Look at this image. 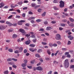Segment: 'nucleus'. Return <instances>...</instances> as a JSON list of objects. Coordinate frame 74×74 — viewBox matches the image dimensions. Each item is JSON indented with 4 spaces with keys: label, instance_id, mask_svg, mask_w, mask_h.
I'll list each match as a JSON object with an SVG mask.
<instances>
[{
    "label": "nucleus",
    "instance_id": "nucleus-40",
    "mask_svg": "<svg viewBox=\"0 0 74 74\" xmlns=\"http://www.w3.org/2000/svg\"><path fill=\"white\" fill-rule=\"evenodd\" d=\"M71 42L70 41H69L68 42L67 45H70L71 44Z\"/></svg>",
    "mask_w": 74,
    "mask_h": 74
},
{
    "label": "nucleus",
    "instance_id": "nucleus-17",
    "mask_svg": "<svg viewBox=\"0 0 74 74\" xmlns=\"http://www.w3.org/2000/svg\"><path fill=\"white\" fill-rule=\"evenodd\" d=\"M23 50V47H21L19 48V52H22V50Z\"/></svg>",
    "mask_w": 74,
    "mask_h": 74
},
{
    "label": "nucleus",
    "instance_id": "nucleus-62",
    "mask_svg": "<svg viewBox=\"0 0 74 74\" xmlns=\"http://www.w3.org/2000/svg\"><path fill=\"white\" fill-rule=\"evenodd\" d=\"M23 3H22V2L21 1V2H18V4H19V5L22 4Z\"/></svg>",
    "mask_w": 74,
    "mask_h": 74
},
{
    "label": "nucleus",
    "instance_id": "nucleus-56",
    "mask_svg": "<svg viewBox=\"0 0 74 74\" xmlns=\"http://www.w3.org/2000/svg\"><path fill=\"white\" fill-rule=\"evenodd\" d=\"M36 36L33 35H32V36H31V37H32V38H34Z\"/></svg>",
    "mask_w": 74,
    "mask_h": 74
},
{
    "label": "nucleus",
    "instance_id": "nucleus-18",
    "mask_svg": "<svg viewBox=\"0 0 74 74\" xmlns=\"http://www.w3.org/2000/svg\"><path fill=\"white\" fill-rule=\"evenodd\" d=\"M69 26L70 27H73L74 26V23H71L69 25Z\"/></svg>",
    "mask_w": 74,
    "mask_h": 74
},
{
    "label": "nucleus",
    "instance_id": "nucleus-24",
    "mask_svg": "<svg viewBox=\"0 0 74 74\" xmlns=\"http://www.w3.org/2000/svg\"><path fill=\"white\" fill-rule=\"evenodd\" d=\"M19 53V51L18 50H16L14 51V53Z\"/></svg>",
    "mask_w": 74,
    "mask_h": 74
},
{
    "label": "nucleus",
    "instance_id": "nucleus-21",
    "mask_svg": "<svg viewBox=\"0 0 74 74\" xmlns=\"http://www.w3.org/2000/svg\"><path fill=\"white\" fill-rule=\"evenodd\" d=\"M38 52L40 53V52H42V49H39L38 50Z\"/></svg>",
    "mask_w": 74,
    "mask_h": 74
},
{
    "label": "nucleus",
    "instance_id": "nucleus-61",
    "mask_svg": "<svg viewBox=\"0 0 74 74\" xmlns=\"http://www.w3.org/2000/svg\"><path fill=\"white\" fill-rule=\"evenodd\" d=\"M32 7H34V6H35V5H36V4L32 3Z\"/></svg>",
    "mask_w": 74,
    "mask_h": 74
},
{
    "label": "nucleus",
    "instance_id": "nucleus-13",
    "mask_svg": "<svg viewBox=\"0 0 74 74\" xmlns=\"http://www.w3.org/2000/svg\"><path fill=\"white\" fill-rule=\"evenodd\" d=\"M47 53L49 55H50L51 54L50 50L48 49L47 51Z\"/></svg>",
    "mask_w": 74,
    "mask_h": 74
},
{
    "label": "nucleus",
    "instance_id": "nucleus-39",
    "mask_svg": "<svg viewBox=\"0 0 74 74\" xmlns=\"http://www.w3.org/2000/svg\"><path fill=\"white\" fill-rule=\"evenodd\" d=\"M65 25H66L64 24L61 23L60 25V26H64Z\"/></svg>",
    "mask_w": 74,
    "mask_h": 74
},
{
    "label": "nucleus",
    "instance_id": "nucleus-20",
    "mask_svg": "<svg viewBox=\"0 0 74 74\" xmlns=\"http://www.w3.org/2000/svg\"><path fill=\"white\" fill-rule=\"evenodd\" d=\"M45 15H46V12H45L42 14V16H45Z\"/></svg>",
    "mask_w": 74,
    "mask_h": 74
},
{
    "label": "nucleus",
    "instance_id": "nucleus-34",
    "mask_svg": "<svg viewBox=\"0 0 74 74\" xmlns=\"http://www.w3.org/2000/svg\"><path fill=\"white\" fill-rule=\"evenodd\" d=\"M41 20L40 19H38L36 20V22H41Z\"/></svg>",
    "mask_w": 74,
    "mask_h": 74
},
{
    "label": "nucleus",
    "instance_id": "nucleus-31",
    "mask_svg": "<svg viewBox=\"0 0 74 74\" xmlns=\"http://www.w3.org/2000/svg\"><path fill=\"white\" fill-rule=\"evenodd\" d=\"M69 19L70 20V21H71V22H73L74 21V19L72 18H70Z\"/></svg>",
    "mask_w": 74,
    "mask_h": 74
},
{
    "label": "nucleus",
    "instance_id": "nucleus-45",
    "mask_svg": "<svg viewBox=\"0 0 74 74\" xmlns=\"http://www.w3.org/2000/svg\"><path fill=\"white\" fill-rule=\"evenodd\" d=\"M16 18H21V16H20L16 15Z\"/></svg>",
    "mask_w": 74,
    "mask_h": 74
},
{
    "label": "nucleus",
    "instance_id": "nucleus-47",
    "mask_svg": "<svg viewBox=\"0 0 74 74\" xmlns=\"http://www.w3.org/2000/svg\"><path fill=\"white\" fill-rule=\"evenodd\" d=\"M12 16H12V15H11L10 16H9L8 18V19H11V18H12Z\"/></svg>",
    "mask_w": 74,
    "mask_h": 74
},
{
    "label": "nucleus",
    "instance_id": "nucleus-12",
    "mask_svg": "<svg viewBox=\"0 0 74 74\" xmlns=\"http://www.w3.org/2000/svg\"><path fill=\"white\" fill-rule=\"evenodd\" d=\"M30 42L31 41L30 40H28L27 41L25 42V44H26V45H29L30 43Z\"/></svg>",
    "mask_w": 74,
    "mask_h": 74
},
{
    "label": "nucleus",
    "instance_id": "nucleus-26",
    "mask_svg": "<svg viewBox=\"0 0 74 74\" xmlns=\"http://www.w3.org/2000/svg\"><path fill=\"white\" fill-rule=\"evenodd\" d=\"M35 19V17H31L29 18V20H31V19Z\"/></svg>",
    "mask_w": 74,
    "mask_h": 74
},
{
    "label": "nucleus",
    "instance_id": "nucleus-49",
    "mask_svg": "<svg viewBox=\"0 0 74 74\" xmlns=\"http://www.w3.org/2000/svg\"><path fill=\"white\" fill-rule=\"evenodd\" d=\"M12 67L13 68H15V69L16 68V66L15 64L13 65H12Z\"/></svg>",
    "mask_w": 74,
    "mask_h": 74
},
{
    "label": "nucleus",
    "instance_id": "nucleus-30",
    "mask_svg": "<svg viewBox=\"0 0 74 74\" xmlns=\"http://www.w3.org/2000/svg\"><path fill=\"white\" fill-rule=\"evenodd\" d=\"M8 50L9 52H12L13 51V50L11 49H9Z\"/></svg>",
    "mask_w": 74,
    "mask_h": 74
},
{
    "label": "nucleus",
    "instance_id": "nucleus-38",
    "mask_svg": "<svg viewBox=\"0 0 74 74\" xmlns=\"http://www.w3.org/2000/svg\"><path fill=\"white\" fill-rule=\"evenodd\" d=\"M12 60H13L14 61H17L18 60L16 59L12 58Z\"/></svg>",
    "mask_w": 74,
    "mask_h": 74
},
{
    "label": "nucleus",
    "instance_id": "nucleus-6",
    "mask_svg": "<svg viewBox=\"0 0 74 74\" xmlns=\"http://www.w3.org/2000/svg\"><path fill=\"white\" fill-rule=\"evenodd\" d=\"M6 23L7 25H8L9 26H12V24L10 23V22L9 21H6Z\"/></svg>",
    "mask_w": 74,
    "mask_h": 74
},
{
    "label": "nucleus",
    "instance_id": "nucleus-57",
    "mask_svg": "<svg viewBox=\"0 0 74 74\" xmlns=\"http://www.w3.org/2000/svg\"><path fill=\"white\" fill-rule=\"evenodd\" d=\"M62 51H66L67 50V49L66 48H62Z\"/></svg>",
    "mask_w": 74,
    "mask_h": 74
},
{
    "label": "nucleus",
    "instance_id": "nucleus-43",
    "mask_svg": "<svg viewBox=\"0 0 74 74\" xmlns=\"http://www.w3.org/2000/svg\"><path fill=\"white\" fill-rule=\"evenodd\" d=\"M30 36V34H28L25 35L26 37H29Z\"/></svg>",
    "mask_w": 74,
    "mask_h": 74
},
{
    "label": "nucleus",
    "instance_id": "nucleus-54",
    "mask_svg": "<svg viewBox=\"0 0 74 74\" xmlns=\"http://www.w3.org/2000/svg\"><path fill=\"white\" fill-rule=\"evenodd\" d=\"M9 11H14V10L13 9H10L9 10Z\"/></svg>",
    "mask_w": 74,
    "mask_h": 74
},
{
    "label": "nucleus",
    "instance_id": "nucleus-9",
    "mask_svg": "<svg viewBox=\"0 0 74 74\" xmlns=\"http://www.w3.org/2000/svg\"><path fill=\"white\" fill-rule=\"evenodd\" d=\"M5 29V27L4 26H0V30H4Z\"/></svg>",
    "mask_w": 74,
    "mask_h": 74
},
{
    "label": "nucleus",
    "instance_id": "nucleus-11",
    "mask_svg": "<svg viewBox=\"0 0 74 74\" xmlns=\"http://www.w3.org/2000/svg\"><path fill=\"white\" fill-rule=\"evenodd\" d=\"M14 4L12 5H11V7L12 8H14L15 7H18V5H15L13 6Z\"/></svg>",
    "mask_w": 74,
    "mask_h": 74
},
{
    "label": "nucleus",
    "instance_id": "nucleus-42",
    "mask_svg": "<svg viewBox=\"0 0 74 74\" xmlns=\"http://www.w3.org/2000/svg\"><path fill=\"white\" fill-rule=\"evenodd\" d=\"M66 57L68 58H71V56L70 55L68 54L66 56Z\"/></svg>",
    "mask_w": 74,
    "mask_h": 74
},
{
    "label": "nucleus",
    "instance_id": "nucleus-35",
    "mask_svg": "<svg viewBox=\"0 0 74 74\" xmlns=\"http://www.w3.org/2000/svg\"><path fill=\"white\" fill-rule=\"evenodd\" d=\"M44 24L45 25H47V24L48 23V21H44Z\"/></svg>",
    "mask_w": 74,
    "mask_h": 74
},
{
    "label": "nucleus",
    "instance_id": "nucleus-14",
    "mask_svg": "<svg viewBox=\"0 0 74 74\" xmlns=\"http://www.w3.org/2000/svg\"><path fill=\"white\" fill-rule=\"evenodd\" d=\"M18 36V35L16 34H13L12 36V38H16Z\"/></svg>",
    "mask_w": 74,
    "mask_h": 74
},
{
    "label": "nucleus",
    "instance_id": "nucleus-36",
    "mask_svg": "<svg viewBox=\"0 0 74 74\" xmlns=\"http://www.w3.org/2000/svg\"><path fill=\"white\" fill-rule=\"evenodd\" d=\"M47 40V39L46 38H44L43 40V41L44 42H46Z\"/></svg>",
    "mask_w": 74,
    "mask_h": 74
},
{
    "label": "nucleus",
    "instance_id": "nucleus-37",
    "mask_svg": "<svg viewBox=\"0 0 74 74\" xmlns=\"http://www.w3.org/2000/svg\"><path fill=\"white\" fill-rule=\"evenodd\" d=\"M70 68L71 69H73V68H74V65H71L70 66Z\"/></svg>",
    "mask_w": 74,
    "mask_h": 74
},
{
    "label": "nucleus",
    "instance_id": "nucleus-28",
    "mask_svg": "<svg viewBox=\"0 0 74 74\" xmlns=\"http://www.w3.org/2000/svg\"><path fill=\"white\" fill-rule=\"evenodd\" d=\"M35 62V61L34 60H32L31 61L30 63L31 64H33Z\"/></svg>",
    "mask_w": 74,
    "mask_h": 74
},
{
    "label": "nucleus",
    "instance_id": "nucleus-25",
    "mask_svg": "<svg viewBox=\"0 0 74 74\" xmlns=\"http://www.w3.org/2000/svg\"><path fill=\"white\" fill-rule=\"evenodd\" d=\"M12 58H9L7 59V61H12Z\"/></svg>",
    "mask_w": 74,
    "mask_h": 74
},
{
    "label": "nucleus",
    "instance_id": "nucleus-5",
    "mask_svg": "<svg viewBox=\"0 0 74 74\" xmlns=\"http://www.w3.org/2000/svg\"><path fill=\"white\" fill-rule=\"evenodd\" d=\"M36 69L37 70H39V71H42V68L40 66L36 67Z\"/></svg>",
    "mask_w": 74,
    "mask_h": 74
},
{
    "label": "nucleus",
    "instance_id": "nucleus-59",
    "mask_svg": "<svg viewBox=\"0 0 74 74\" xmlns=\"http://www.w3.org/2000/svg\"><path fill=\"white\" fill-rule=\"evenodd\" d=\"M69 52H66L65 53V55H69Z\"/></svg>",
    "mask_w": 74,
    "mask_h": 74
},
{
    "label": "nucleus",
    "instance_id": "nucleus-64",
    "mask_svg": "<svg viewBox=\"0 0 74 74\" xmlns=\"http://www.w3.org/2000/svg\"><path fill=\"white\" fill-rule=\"evenodd\" d=\"M31 22L32 23L34 24V23L35 22L34 21L32 20L31 21Z\"/></svg>",
    "mask_w": 74,
    "mask_h": 74
},
{
    "label": "nucleus",
    "instance_id": "nucleus-63",
    "mask_svg": "<svg viewBox=\"0 0 74 74\" xmlns=\"http://www.w3.org/2000/svg\"><path fill=\"white\" fill-rule=\"evenodd\" d=\"M39 60H40V61L41 62H43V60H42V58H40Z\"/></svg>",
    "mask_w": 74,
    "mask_h": 74
},
{
    "label": "nucleus",
    "instance_id": "nucleus-27",
    "mask_svg": "<svg viewBox=\"0 0 74 74\" xmlns=\"http://www.w3.org/2000/svg\"><path fill=\"white\" fill-rule=\"evenodd\" d=\"M8 63L9 64H10V65H13V64H14V62H9Z\"/></svg>",
    "mask_w": 74,
    "mask_h": 74
},
{
    "label": "nucleus",
    "instance_id": "nucleus-8",
    "mask_svg": "<svg viewBox=\"0 0 74 74\" xmlns=\"http://www.w3.org/2000/svg\"><path fill=\"white\" fill-rule=\"evenodd\" d=\"M0 5H1L0 6V8H1L2 7H3V6H4L5 4H4V3H3V2H1L0 3Z\"/></svg>",
    "mask_w": 74,
    "mask_h": 74
},
{
    "label": "nucleus",
    "instance_id": "nucleus-55",
    "mask_svg": "<svg viewBox=\"0 0 74 74\" xmlns=\"http://www.w3.org/2000/svg\"><path fill=\"white\" fill-rule=\"evenodd\" d=\"M63 29V28L62 27H60L59 28V30H60L61 31Z\"/></svg>",
    "mask_w": 74,
    "mask_h": 74
},
{
    "label": "nucleus",
    "instance_id": "nucleus-50",
    "mask_svg": "<svg viewBox=\"0 0 74 74\" xmlns=\"http://www.w3.org/2000/svg\"><path fill=\"white\" fill-rule=\"evenodd\" d=\"M53 47H57V46H58V45H57V44H54L53 45Z\"/></svg>",
    "mask_w": 74,
    "mask_h": 74
},
{
    "label": "nucleus",
    "instance_id": "nucleus-46",
    "mask_svg": "<svg viewBox=\"0 0 74 74\" xmlns=\"http://www.w3.org/2000/svg\"><path fill=\"white\" fill-rule=\"evenodd\" d=\"M53 8L55 10H59V9H58V8H57L56 7H53Z\"/></svg>",
    "mask_w": 74,
    "mask_h": 74
},
{
    "label": "nucleus",
    "instance_id": "nucleus-7",
    "mask_svg": "<svg viewBox=\"0 0 74 74\" xmlns=\"http://www.w3.org/2000/svg\"><path fill=\"white\" fill-rule=\"evenodd\" d=\"M19 31V32H21L22 33H25V30L22 29H20Z\"/></svg>",
    "mask_w": 74,
    "mask_h": 74
},
{
    "label": "nucleus",
    "instance_id": "nucleus-4",
    "mask_svg": "<svg viewBox=\"0 0 74 74\" xmlns=\"http://www.w3.org/2000/svg\"><path fill=\"white\" fill-rule=\"evenodd\" d=\"M26 22L25 20H21L18 22V24L19 25H21L22 24V22Z\"/></svg>",
    "mask_w": 74,
    "mask_h": 74
},
{
    "label": "nucleus",
    "instance_id": "nucleus-51",
    "mask_svg": "<svg viewBox=\"0 0 74 74\" xmlns=\"http://www.w3.org/2000/svg\"><path fill=\"white\" fill-rule=\"evenodd\" d=\"M53 63H54V64H58V62L56 61H54Z\"/></svg>",
    "mask_w": 74,
    "mask_h": 74
},
{
    "label": "nucleus",
    "instance_id": "nucleus-16",
    "mask_svg": "<svg viewBox=\"0 0 74 74\" xmlns=\"http://www.w3.org/2000/svg\"><path fill=\"white\" fill-rule=\"evenodd\" d=\"M5 22V21L2 20L0 21V23H4Z\"/></svg>",
    "mask_w": 74,
    "mask_h": 74
},
{
    "label": "nucleus",
    "instance_id": "nucleus-48",
    "mask_svg": "<svg viewBox=\"0 0 74 74\" xmlns=\"http://www.w3.org/2000/svg\"><path fill=\"white\" fill-rule=\"evenodd\" d=\"M45 60H49L50 59L48 58H45Z\"/></svg>",
    "mask_w": 74,
    "mask_h": 74
},
{
    "label": "nucleus",
    "instance_id": "nucleus-29",
    "mask_svg": "<svg viewBox=\"0 0 74 74\" xmlns=\"http://www.w3.org/2000/svg\"><path fill=\"white\" fill-rule=\"evenodd\" d=\"M29 46L31 47H35V45L34 44H30Z\"/></svg>",
    "mask_w": 74,
    "mask_h": 74
},
{
    "label": "nucleus",
    "instance_id": "nucleus-52",
    "mask_svg": "<svg viewBox=\"0 0 74 74\" xmlns=\"http://www.w3.org/2000/svg\"><path fill=\"white\" fill-rule=\"evenodd\" d=\"M29 15H32L33 14V12L31 11H29Z\"/></svg>",
    "mask_w": 74,
    "mask_h": 74
},
{
    "label": "nucleus",
    "instance_id": "nucleus-41",
    "mask_svg": "<svg viewBox=\"0 0 74 74\" xmlns=\"http://www.w3.org/2000/svg\"><path fill=\"white\" fill-rule=\"evenodd\" d=\"M49 46L51 47H52V46H53V45H52V43H50L49 44Z\"/></svg>",
    "mask_w": 74,
    "mask_h": 74
},
{
    "label": "nucleus",
    "instance_id": "nucleus-33",
    "mask_svg": "<svg viewBox=\"0 0 74 74\" xmlns=\"http://www.w3.org/2000/svg\"><path fill=\"white\" fill-rule=\"evenodd\" d=\"M42 44L43 45H47V43L45 42H42Z\"/></svg>",
    "mask_w": 74,
    "mask_h": 74
},
{
    "label": "nucleus",
    "instance_id": "nucleus-15",
    "mask_svg": "<svg viewBox=\"0 0 74 74\" xmlns=\"http://www.w3.org/2000/svg\"><path fill=\"white\" fill-rule=\"evenodd\" d=\"M52 29V28L51 27H47L46 28L47 30H50Z\"/></svg>",
    "mask_w": 74,
    "mask_h": 74
},
{
    "label": "nucleus",
    "instance_id": "nucleus-1",
    "mask_svg": "<svg viewBox=\"0 0 74 74\" xmlns=\"http://www.w3.org/2000/svg\"><path fill=\"white\" fill-rule=\"evenodd\" d=\"M64 64L65 67H69V62L68 59H66L65 60Z\"/></svg>",
    "mask_w": 74,
    "mask_h": 74
},
{
    "label": "nucleus",
    "instance_id": "nucleus-19",
    "mask_svg": "<svg viewBox=\"0 0 74 74\" xmlns=\"http://www.w3.org/2000/svg\"><path fill=\"white\" fill-rule=\"evenodd\" d=\"M26 63H23L21 64V66L23 67H26Z\"/></svg>",
    "mask_w": 74,
    "mask_h": 74
},
{
    "label": "nucleus",
    "instance_id": "nucleus-22",
    "mask_svg": "<svg viewBox=\"0 0 74 74\" xmlns=\"http://www.w3.org/2000/svg\"><path fill=\"white\" fill-rule=\"evenodd\" d=\"M4 74H8L9 72L8 71H6L4 72Z\"/></svg>",
    "mask_w": 74,
    "mask_h": 74
},
{
    "label": "nucleus",
    "instance_id": "nucleus-32",
    "mask_svg": "<svg viewBox=\"0 0 74 74\" xmlns=\"http://www.w3.org/2000/svg\"><path fill=\"white\" fill-rule=\"evenodd\" d=\"M41 11H42V9L40 8L38 9V12H41Z\"/></svg>",
    "mask_w": 74,
    "mask_h": 74
},
{
    "label": "nucleus",
    "instance_id": "nucleus-2",
    "mask_svg": "<svg viewBox=\"0 0 74 74\" xmlns=\"http://www.w3.org/2000/svg\"><path fill=\"white\" fill-rule=\"evenodd\" d=\"M60 7L61 8H62V7H64V2L63 1H60Z\"/></svg>",
    "mask_w": 74,
    "mask_h": 74
},
{
    "label": "nucleus",
    "instance_id": "nucleus-3",
    "mask_svg": "<svg viewBox=\"0 0 74 74\" xmlns=\"http://www.w3.org/2000/svg\"><path fill=\"white\" fill-rule=\"evenodd\" d=\"M60 35L59 34H57L56 36V38L57 40H60Z\"/></svg>",
    "mask_w": 74,
    "mask_h": 74
},
{
    "label": "nucleus",
    "instance_id": "nucleus-23",
    "mask_svg": "<svg viewBox=\"0 0 74 74\" xmlns=\"http://www.w3.org/2000/svg\"><path fill=\"white\" fill-rule=\"evenodd\" d=\"M35 56H36V57H37V58H40V56L38 54H36L35 55Z\"/></svg>",
    "mask_w": 74,
    "mask_h": 74
},
{
    "label": "nucleus",
    "instance_id": "nucleus-44",
    "mask_svg": "<svg viewBox=\"0 0 74 74\" xmlns=\"http://www.w3.org/2000/svg\"><path fill=\"white\" fill-rule=\"evenodd\" d=\"M24 62L25 63H26H26H27V60H24Z\"/></svg>",
    "mask_w": 74,
    "mask_h": 74
},
{
    "label": "nucleus",
    "instance_id": "nucleus-10",
    "mask_svg": "<svg viewBox=\"0 0 74 74\" xmlns=\"http://www.w3.org/2000/svg\"><path fill=\"white\" fill-rule=\"evenodd\" d=\"M29 51H31V52H34L36 51H37V49H35L34 50H33V48H30L29 49Z\"/></svg>",
    "mask_w": 74,
    "mask_h": 74
},
{
    "label": "nucleus",
    "instance_id": "nucleus-53",
    "mask_svg": "<svg viewBox=\"0 0 74 74\" xmlns=\"http://www.w3.org/2000/svg\"><path fill=\"white\" fill-rule=\"evenodd\" d=\"M27 52V50L26 49H25L24 51V53H26V52Z\"/></svg>",
    "mask_w": 74,
    "mask_h": 74
},
{
    "label": "nucleus",
    "instance_id": "nucleus-60",
    "mask_svg": "<svg viewBox=\"0 0 74 74\" xmlns=\"http://www.w3.org/2000/svg\"><path fill=\"white\" fill-rule=\"evenodd\" d=\"M9 32H12L13 31V29H9L8 30Z\"/></svg>",
    "mask_w": 74,
    "mask_h": 74
},
{
    "label": "nucleus",
    "instance_id": "nucleus-58",
    "mask_svg": "<svg viewBox=\"0 0 74 74\" xmlns=\"http://www.w3.org/2000/svg\"><path fill=\"white\" fill-rule=\"evenodd\" d=\"M45 34L46 36H49V34L48 33H46Z\"/></svg>",
    "mask_w": 74,
    "mask_h": 74
}]
</instances>
